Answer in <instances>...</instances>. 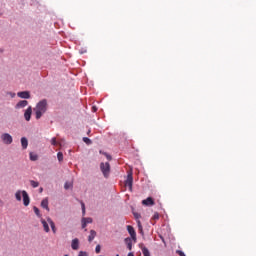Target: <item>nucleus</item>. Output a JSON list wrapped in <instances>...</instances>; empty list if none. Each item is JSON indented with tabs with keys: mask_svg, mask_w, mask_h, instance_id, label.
Here are the masks:
<instances>
[{
	"mask_svg": "<svg viewBox=\"0 0 256 256\" xmlns=\"http://www.w3.org/2000/svg\"><path fill=\"white\" fill-rule=\"evenodd\" d=\"M34 112L36 115V119H40L47 113V99H42L40 100L37 104L36 107L34 108Z\"/></svg>",
	"mask_w": 256,
	"mask_h": 256,
	"instance_id": "1",
	"label": "nucleus"
},
{
	"mask_svg": "<svg viewBox=\"0 0 256 256\" xmlns=\"http://www.w3.org/2000/svg\"><path fill=\"white\" fill-rule=\"evenodd\" d=\"M100 171H102L103 176L107 179V177H109V173H111V165L109 164V162H101Z\"/></svg>",
	"mask_w": 256,
	"mask_h": 256,
	"instance_id": "2",
	"label": "nucleus"
},
{
	"mask_svg": "<svg viewBox=\"0 0 256 256\" xmlns=\"http://www.w3.org/2000/svg\"><path fill=\"white\" fill-rule=\"evenodd\" d=\"M1 139L4 145H11V143H13V136L9 133H3Z\"/></svg>",
	"mask_w": 256,
	"mask_h": 256,
	"instance_id": "3",
	"label": "nucleus"
},
{
	"mask_svg": "<svg viewBox=\"0 0 256 256\" xmlns=\"http://www.w3.org/2000/svg\"><path fill=\"white\" fill-rule=\"evenodd\" d=\"M22 198L24 207H29V203H31V198H29V194L27 191L22 190Z\"/></svg>",
	"mask_w": 256,
	"mask_h": 256,
	"instance_id": "4",
	"label": "nucleus"
},
{
	"mask_svg": "<svg viewBox=\"0 0 256 256\" xmlns=\"http://www.w3.org/2000/svg\"><path fill=\"white\" fill-rule=\"evenodd\" d=\"M127 231L129 233L132 241H137V232H135V228H133V226H131V225H128Z\"/></svg>",
	"mask_w": 256,
	"mask_h": 256,
	"instance_id": "5",
	"label": "nucleus"
},
{
	"mask_svg": "<svg viewBox=\"0 0 256 256\" xmlns=\"http://www.w3.org/2000/svg\"><path fill=\"white\" fill-rule=\"evenodd\" d=\"M125 185L126 187H129V189H133V173H128Z\"/></svg>",
	"mask_w": 256,
	"mask_h": 256,
	"instance_id": "6",
	"label": "nucleus"
},
{
	"mask_svg": "<svg viewBox=\"0 0 256 256\" xmlns=\"http://www.w3.org/2000/svg\"><path fill=\"white\" fill-rule=\"evenodd\" d=\"M17 97H19L20 99H31V92L20 91L17 93Z\"/></svg>",
	"mask_w": 256,
	"mask_h": 256,
	"instance_id": "7",
	"label": "nucleus"
},
{
	"mask_svg": "<svg viewBox=\"0 0 256 256\" xmlns=\"http://www.w3.org/2000/svg\"><path fill=\"white\" fill-rule=\"evenodd\" d=\"M31 115H33V108L29 106L24 112V118L26 121H31Z\"/></svg>",
	"mask_w": 256,
	"mask_h": 256,
	"instance_id": "8",
	"label": "nucleus"
},
{
	"mask_svg": "<svg viewBox=\"0 0 256 256\" xmlns=\"http://www.w3.org/2000/svg\"><path fill=\"white\" fill-rule=\"evenodd\" d=\"M142 205H145L146 207H151L155 205V200H153L152 197H148L142 201Z\"/></svg>",
	"mask_w": 256,
	"mask_h": 256,
	"instance_id": "9",
	"label": "nucleus"
},
{
	"mask_svg": "<svg viewBox=\"0 0 256 256\" xmlns=\"http://www.w3.org/2000/svg\"><path fill=\"white\" fill-rule=\"evenodd\" d=\"M27 105H29L27 100H21L16 104L15 109H24V107H27Z\"/></svg>",
	"mask_w": 256,
	"mask_h": 256,
	"instance_id": "10",
	"label": "nucleus"
},
{
	"mask_svg": "<svg viewBox=\"0 0 256 256\" xmlns=\"http://www.w3.org/2000/svg\"><path fill=\"white\" fill-rule=\"evenodd\" d=\"M81 223H82V229H85V227H87V224L89 223H93V218L91 217H83L82 220H81Z\"/></svg>",
	"mask_w": 256,
	"mask_h": 256,
	"instance_id": "11",
	"label": "nucleus"
},
{
	"mask_svg": "<svg viewBox=\"0 0 256 256\" xmlns=\"http://www.w3.org/2000/svg\"><path fill=\"white\" fill-rule=\"evenodd\" d=\"M41 207L43 209H46V211H49V198H44L42 201H41Z\"/></svg>",
	"mask_w": 256,
	"mask_h": 256,
	"instance_id": "12",
	"label": "nucleus"
},
{
	"mask_svg": "<svg viewBox=\"0 0 256 256\" xmlns=\"http://www.w3.org/2000/svg\"><path fill=\"white\" fill-rule=\"evenodd\" d=\"M124 243L127 245V249H129V251H131V249H133V241L131 238H129V237L125 238Z\"/></svg>",
	"mask_w": 256,
	"mask_h": 256,
	"instance_id": "13",
	"label": "nucleus"
},
{
	"mask_svg": "<svg viewBox=\"0 0 256 256\" xmlns=\"http://www.w3.org/2000/svg\"><path fill=\"white\" fill-rule=\"evenodd\" d=\"M20 142L22 149H27V147H29V140H27V137H22Z\"/></svg>",
	"mask_w": 256,
	"mask_h": 256,
	"instance_id": "14",
	"label": "nucleus"
},
{
	"mask_svg": "<svg viewBox=\"0 0 256 256\" xmlns=\"http://www.w3.org/2000/svg\"><path fill=\"white\" fill-rule=\"evenodd\" d=\"M71 247L74 251H77L79 249V239L75 238L72 240Z\"/></svg>",
	"mask_w": 256,
	"mask_h": 256,
	"instance_id": "15",
	"label": "nucleus"
},
{
	"mask_svg": "<svg viewBox=\"0 0 256 256\" xmlns=\"http://www.w3.org/2000/svg\"><path fill=\"white\" fill-rule=\"evenodd\" d=\"M47 222L49 223L53 233H57V228L55 227V222H53V219L48 217Z\"/></svg>",
	"mask_w": 256,
	"mask_h": 256,
	"instance_id": "16",
	"label": "nucleus"
},
{
	"mask_svg": "<svg viewBox=\"0 0 256 256\" xmlns=\"http://www.w3.org/2000/svg\"><path fill=\"white\" fill-rule=\"evenodd\" d=\"M95 237H97V232L95 230H90V235L88 236L89 243H92Z\"/></svg>",
	"mask_w": 256,
	"mask_h": 256,
	"instance_id": "17",
	"label": "nucleus"
},
{
	"mask_svg": "<svg viewBox=\"0 0 256 256\" xmlns=\"http://www.w3.org/2000/svg\"><path fill=\"white\" fill-rule=\"evenodd\" d=\"M41 223H42V225H43V227H44V231H45L46 233H49V231H51V230L49 229V224L47 223V221H45V219H42V220H41Z\"/></svg>",
	"mask_w": 256,
	"mask_h": 256,
	"instance_id": "18",
	"label": "nucleus"
},
{
	"mask_svg": "<svg viewBox=\"0 0 256 256\" xmlns=\"http://www.w3.org/2000/svg\"><path fill=\"white\" fill-rule=\"evenodd\" d=\"M142 253L144 256H151V252H149V249L145 246L141 247Z\"/></svg>",
	"mask_w": 256,
	"mask_h": 256,
	"instance_id": "19",
	"label": "nucleus"
},
{
	"mask_svg": "<svg viewBox=\"0 0 256 256\" xmlns=\"http://www.w3.org/2000/svg\"><path fill=\"white\" fill-rule=\"evenodd\" d=\"M82 141H84V143H86V145H92L93 144V141L89 137H83Z\"/></svg>",
	"mask_w": 256,
	"mask_h": 256,
	"instance_id": "20",
	"label": "nucleus"
},
{
	"mask_svg": "<svg viewBox=\"0 0 256 256\" xmlns=\"http://www.w3.org/2000/svg\"><path fill=\"white\" fill-rule=\"evenodd\" d=\"M30 161H37L39 159V156L37 154H34L33 152H30Z\"/></svg>",
	"mask_w": 256,
	"mask_h": 256,
	"instance_id": "21",
	"label": "nucleus"
},
{
	"mask_svg": "<svg viewBox=\"0 0 256 256\" xmlns=\"http://www.w3.org/2000/svg\"><path fill=\"white\" fill-rule=\"evenodd\" d=\"M30 185L31 187H33V189H37V187H39V182L35 180H30Z\"/></svg>",
	"mask_w": 256,
	"mask_h": 256,
	"instance_id": "22",
	"label": "nucleus"
},
{
	"mask_svg": "<svg viewBox=\"0 0 256 256\" xmlns=\"http://www.w3.org/2000/svg\"><path fill=\"white\" fill-rule=\"evenodd\" d=\"M73 188V183L71 182H65L64 184V189L69 190V189H72Z\"/></svg>",
	"mask_w": 256,
	"mask_h": 256,
	"instance_id": "23",
	"label": "nucleus"
},
{
	"mask_svg": "<svg viewBox=\"0 0 256 256\" xmlns=\"http://www.w3.org/2000/svg\"><path fill=\"white\" fill-rule=\"evenodd\" d=\"M21 195H23V191L21 190H18L16 193H15V197L18 201H21Z\"/></svg>",
	"mask_w": 256,
	"mask_h": 256,
	"instance_id": "24",
	"label": "nucleus"
},
{
	"mask_svg": "<svg viewBox=\"0 0 256 256\" xmlns=\"http://www.w3.org/2000/svg\"><path fill=\"white\" fill-rule=\"evenodd\" d=\"M33 211H34L35 215H37L38 217H41V212L39 211V208H37V206L33 207Z\"/></svg>",
	"mask_w": 256,
	"mask_h": 256,
	"instance_id": "25",
	"label": "nucleus"
},
{
	"mask_svg": "<svg viewBox=\"0 0 256 256\" xmlns=\"http://www.w3.org/2000/svg\"><path fill=\"white\" fill-rule=\"evenodd\" d=\"M57 159L59 162L63 161V153L62 152L57 153Z\"/></svg>",
	"mask_w": 256,
	"mask_h": 256,
	"instance_id": "26",
	"label": "nucleus"
},
{
	"mask_svg": "<svg viewBox=\"0 0 256 256\" xmlns=\"http://www.w3.org/2000/svg\"><path fill=\"white\" fill-rule=\"evenodd\" d=\"M103 155H105L106 159H108V161H111L112 157L111 155L107 154V152H104Z\"/></svg>",
	"mask_w": 256,
	"mask_h": 256,
	"instance_id": "27",
	"label": "nucleus"
},
{
	"mask_svg": "<svg viewBox=\"0 0 256 256\" xmlns=\"http://www.w3.org/2000/svg\"><path fill=\"white\" fill-rule=\"evenodd\" d=\"M96 253H101V245H97L95 248Z\"/></svg>",
	"mask_w": 256,
	"mask_h": 256,
	"instance_id": "28",
	"label": "nucleus"
},
{
	"mask_svg": "<svg viewBox=\"0 0 256 256\" xmlns=\"http://www.w3.org/2000/svg\"><path fill=\"white\" fill-rule=\"evenodd\" d=\"M177 255L179 256H184L185 252H183L182 250H176Z\"/></svg>",
	"mask_w": 256,
	"mask_h": 256,
	"instance_id": "29",
	"label": "nucleus"
},
{
	"mask_svg": "<svg viewBox=\"0 0 256 256\" xmlns=\"http://www.w3.org/2000/svg\"><path fill=\"white\" fill-rule=\"evenodd\" d=\"M78 256H89V255L85 251H80Z\"/></svg>",
	"mask_w": 256,
	"mask_h": 256,
	"instance_id": "30",
	"label": "nucleus"
},
{
	"mask_svg": "<svg viewBox=\"0 0 256 256\" xmlns=\"http://www.w3.org/2000/svg\"><path fill=\"white\" fill-rule=\"evenodd\" d=\"M51 145H57V139L56 138H52L51 139Z\"/></svg>",
	"mask_w": 256,
	"mask_h": 256,
	"instance_id": "31",
	"label": "nucleus"
},
{
	"mask_svg": "<svg viewBox=\"0 0 256 256\" xmlns=\"http://www.w3.org/2000/svg\"><path fill=\"white\" fill-rule=\"evenodd\" d=\"M138 229L139 231H143V226H141V221H138Z\"/></svg>",
	"mask_w": 256,
	"mask_h": 256,
	"instance_id": "32",
	"label": "nucleus"
},
{
	"mask_svg": "<svg viewBox=\"0 0 256 256\" xmlns=\"http://www.w3.org/2000/svg\"><path fill=\"white\" fill-rule=\"evenodd\" d=\"M134 217H135V219H140L141 214H139V213H134Z\"/></svg>",
	"mask_w": 256,
	"mask_h": 256,
	"instance_id": "33",
	"label": "nucleus"
},
{
	"mask_svg": "<svg viewBox=\"0 0 256 256\" xmlns=\"http://www.w3.org/2000/svg\"><path fill=\"white\" fill-rule=\"evenodd\" d=\"M153 219H155V220L159 219V213L156 212V213L153 215Z\"/></svg>",
	"mask_w": 256,
	"mask_h": 256,
	"instance_id": "34",
	"label": "nucleus"
},
{
	"mask_svg": "<svg viewBox=\"0 0 256 256\" xmlns=\"http://www.w3.org/2000/svg\"><path fill=\"white\" fill-rule=\"evenodd\" d=\"M92 111H93V113H96V111H97V106H93V107H92Z\"/></svg>",
	"mask_w": 256,
	"mask_h": 256,
	"instance_id": "35",
	"label": "nucleus"
},
{
	"mask_svg": "<svg viewBox=\"0 0 256 256\" xmlns=\"http://www.w3.org/2000/svg\"><path fill=\"white\" fill-rule=\"evenodd\" d=\"M82 211H85V203L81 202Z\"/></svg>",
	"mask_w": 256,
	"mask_h": 256,
	"instance_id": "36",
	"label": "nucleus"
},
{
	"mask_svg": "<svg viewBox=\"0 0 256 256\" xmlns=\"http://www.w3.org/2000/svg\"><path fill=\"white\" fill-rule=\"evenodd\" d=\"M80 53H81V55H83V53H87V50L86 49H82V50H80Z\"/></svg>",
	"mask_w": 256,
	"mask_h": 256,
	"instance_id": "37",
	"label": "nucleus"
},
{
	"mask_svg": "<svg viewBox=\"0 0 256 256\" xmlns=\"http://www.w3.org/2000/svg\"><path fill=\"white\" fill-rule=\"evenodd\" d=\"M127 256H135L133 252H129Z\"/></svg>",
	"mask_w": 256,
	"mask_h": 256,
	"instance_id": "38",
	"label": "nucleus"
},
{
	"mask_svg": "<svg viewBox=\"0 0 256 256\" xmlns=\"http://www.w3.org/2000/svg\"><path fill=\"white\" fill-rule=\"evenodd\" d=\"M43 191V187L39 188V193H41Z\"/></svg>",
	"mask_w": 256,
	"mask_h": 256,
	"instance_id": "39",
	"label": "nucleus"
},
{
	"mask_svg": "<svg viewBox=\"0 0 256 256\" xmlns=\"http://www.w3.org/2000/svg\"><path fill=\"white\" fill-rule=\"evenodd\" d=\"M11 97H15V93H10Z\"/></svg>",
	"mask_w": 256,
	"mask_h": 256,
	"instance_id": "40",
	"label": "nucleus"
},
{
	"mask_svg": "<svg viewBox=\"0 0 256 256\" xmlns=\"http://www.w3.org/2000/svg\"><path fill=\"white\" fill-rule=\"evenodd\" d=\"M161 239H162L163 243H165V238H164V237H161Z\"/></svg>",
	"mask_w": 256,
	"mask_h": 256,
	"instance_id": "41",
	"label": "nucleus"
},
{
	"mask_svg": "<svg viewBox=\"0 0 256 256\" xmlns=\"http://www.w3.org/2000/svg\"><path fill=\"white\" fill-rule=\"evenodd\" d=\"M82 215H85V209H84V210H82Z\"/></svg>",
	"mask_w": 256,
	"mask_h": 256,
	"instance_id": "42",
	"label": "nucleus"
},
{
	"mask_svg": "<svg viewBox=\"0 0 256 256\" xmlns=\"http://www.w3.org/2000/svg\"><path fill=\"white\" fill-rule=\"evenodd\" d=\"M140 233H141V235H143V229H142V231H140Z\"/></svg>",
	"mask_w": 256,
	"mask_h": 256,
	"instance_id": "43",
	"label": "nucleus"
},
{
	"mask_svg": "<svg viewBox=\"0 0 256 256\" xmlns=\"http://www.w3.org/2000/svg\"><path fill=\"white\" fill-rule=\"evenodd\" d=\"M90 133H91V131L89 130V131H88V135H89Z\"/></svg>",
	"mask_w": 256,
	"mask_h": 256,
	"instance_id": "44",
	"label": "nucleus"
},
{
	"mask_svg": "<svg viewBox=\"0 0 256 256\" xmlns=\"http://www.w3.org/2000/svg\"><path fill=\"white\" fill-rule=\"evenodd\" d=\"M0 15H3V13L0 12Z\"/></svg>",
	"mask_w": 256,
	"mask_h": 256,
	"instance_id": "45",
	"label": "nucleus"
},
{
	"mask_svg": "<svg viewBox=\"0 0 256 256\" xmlns=\"http://www.w3.org/2000/svg\"><path fill=\"white\" fill-rule=\"evenodd\" d=\"M116 256H119V254H117Z\"/></svg>",
	"mask_w": 256,
	"mask_h": 256,
	"instance_id": "46",
	"label": "nucleus"
},
{
	"mask_svg": "<svg viewBox=\"0 0 256 256\" xmlns=\"http://www.w3.org/2000/svg\"><path fill=\"white\" fill-rule=\"evenodd\" d=\"M183 256H186L185 254Z\"/></svg>",
	"mask_w": 256,
	"mask_h": 256,
	"instance_id": "47",
	"label": "nucleus"
}]
</instances>
